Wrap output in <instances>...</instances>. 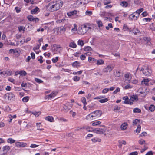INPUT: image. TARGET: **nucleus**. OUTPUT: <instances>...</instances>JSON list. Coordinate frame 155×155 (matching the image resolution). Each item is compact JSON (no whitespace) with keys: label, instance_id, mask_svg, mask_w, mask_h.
<instances>
[{"label":"nucleus","instance_id":"nucleus-37","mask_svg":"<svg viewBox=\"0 0 155 155\" xmlns=\"http://www.w3.org/2000/svg\"><path fill=\"white\" fill-rule=\"evenodd\" d=\"M81 101L83 103L84 105H86L87 102L86 99L84 97H83L81 99Z\"/></svg>","mask_w":155,"mask_h":155},{"label":"nucleus","instance_id":"nucleus-5","mask_svg":"<svg viewBox=\"0 0 155 155\" xmlns=\"http://www.w3.org/2000/svg\"><path fill=\"white\" fill-rule=\"evenodd\" d=\"M15 96L13 93L10 92L6 94L4 97V99L6 101L11 100Z\"/></svg>","mask_w":155,"mask_h":155},{"label":"nucleus","instance_id":"nucleus-26","mask_svg":"<svg viewBox=\"0 0 155 155\" xmlns=\"http://www.w3.org/2000/svg\"><path fill=\"white\" fill-rule=\"evenodd\" d=\"M136 16L135 15H133V14H131L129 16V18L130 20H133V19L134 20H137L136 19Z\"/></svg>","mask_w":155,"mask_h":155},{"label":"nucleus","instance_id":"nucleus-63","mask_svg":"<svg viewBox=\"0 0 155 155\" xmlns=\"http://www.w3.org/2000/svg\"><path fill=\"white\" fill-rule=\"evenodd\" d=\"M132 87L130 84H127L124 87L125 89H128L129 88H131Z\"/></svg>","mask_w":155,"mask_h":155},{"label":"nucleus","instance_id":"nucleus-10","mask_svg":"<svg viewBox=\"0 0 155 155\" xmlns=\"http://www.w3.org/2000/svg\"><path fill=\"white\" fill-rule=\"evenodd\" d=\"M84 28H88L87 31L89 29L93 30L94 28V25L89 23L85 24Z\"/></svg>","mask_w":155,"mask_h":155},{"label":"nucleus","instance_id":"nucleus-31","mask_svg":"<svg viewBox=\"0 0 155 155\" xmlns=\"http://www.w3.org/2000/svg\"><path fill=\"white\" fill-rule=\"evenodd\" d=\"M29 97L28 96H27L24 97L22 99V101L23 102H28L29 99Z\"/></svg>","mask_w":155,"mask_h":155},{"label":"nucleus","instance_id":"nucleus-21","mask_svg":"<svg viewBox=\"0 0 155 155\" xmlns=\"http://www.w3.org/2000/svg\"><path fill=\"white\" fill-rule=\"evenodd\" d=\"M18 74H19L21 76H24L26 75L27 74L25 71L21 70L18 73Z\"/></svg>","mask_w":155,"mask_h":155},{"label":"nucleus","instance_id":"nucleus-19","mask_svg":"<svg viewBox=\"0 0 155 155\" xmlns=\"http://www.w3.org/2000/svg\"><path fill=\"white\" fill-rule=\"evenodd\" d=\"M120 5L123 7L126 8L127 7L128 3L126 1H122L121 2Z\"/></svg>","mask_w":155,"mask_h":155},{"label":"nucleus","instance_id":"nucleus-29","mask_svg":"<svg viewBox=\"0 0 155 155\" xmlns=\"http://www.w3.org/2000/svg\"><path fill=\"white\" fill-rule=\"evenodd\" d=\"M149 110L151 112L154 111L155 109V106L151 104L149 107Z\"/></svg>","mask_w":155,"mask_h":155},{"label":"nucleus","instance_id":"nucleus-32","mask_svg":"<svg viewBox=\"0 0 155 155\" xmlns=\"http://www.w3.org/2000/svg\"><path fill=\"white\" fill-rule=\"evenodd\" d=\"M84 50L85 51H91L92 50L91 48L89 46H86L84 48Z\"/></svg>","mask_w":155,"mask_h":155},{"label":"nucleus","instance_id":"nucleus-47","mask_svg":"<svg viewBox=\"0 0 155 155\" xmlns=\"http://www.w3.org/2000/svg\"><path fill=\"white\" fill-rule=\"evenodd\" d=\"M63 108H64V110H65V112H68L69 110L70 109V108L66 105H64V106Z\"/></svg>","mask_w":155,"mask_h":155},{"label":"nucleus","instance_id":"nucleus-33","mask_svg":"<svg viewBox=\"0 0 155 155\" xmlns=\"http://www.w3.org/2000/svg\"><path fill=\"white\" fill-rule=\"evenodd\" d=\"M78 45H80L82 47L84 45V43L83 40H79L78 41Z\"/></svg>","mask_w":155,"mask_h":155},{"label":"nucleus","instance_id":"nucleus-39","mask_svg":"<svg viewBox=\"0 0 155 155\" xmlns=\"http://www.w3.org/2000/svg\"><path fill=\"white\" fill-rule=\"evenodd\" d=\"M141 130V126L140 125H138L137 126V129L134 131H136V133H139Z\"/></svg>","mask_w":155,"mask_h":155},{"label":"nucleus","instance_id":"nucleus-20","mask_svg":"<svg viewBox=\"0 0 155 155\" xmlns=\"http://www.w3.org/2000/svg\"><path fill=\"white\" fill-rule=\"evenodd\" d=\"M96 133L99 134H102L104 132V130L102 129H99L95 130Z\"/></svg>","mask_w":155,"mask_h":155},{"label":"nucleus","instance_id":"nucleus-58","mask_svg":"<svg viewBox=\"0 0 155 155\" xmlns=\"http://www.w3.org/2000/svg\"><path fill=\"white\" fill-rule=\"evenodd\" d=\"M39 145L32 144H31V146H30V147L31 148H35L37 147Z\"/></svg>","mask_w":155,"mask_h":155},{"label":"nucleus","instance_id":"nucleus-30","mask_svg":"<svg viewBox=\"0 0 155 155\" xmlns=\"http://www.w3.org/2000/svg\"><path fill=\"white\" fill-rule=\"evenodd\" d=\"M143 10V8H141L140 9L137 10L136 12H134V14H140Z\"/></svg>","mask_w":155,"mask_h":155},{"label":"nucleus","instance_id":"nucleus-24","mask_svg":"<svg viewBox=\"0 0 155 155\" xmlns=\"http://www.w3.org/2000/svg\"><path fill=\"white\" fill-rule=\"evenodd\" d=\"M69 46L73 48H75L77 47V45L74 42H73L70 43Z\"/></svg>","mask_w":155,"mask_h":155},{"label":"nucleus","instance_id":"nucleus-46","mask_svg":"<svg viewBox=\"0 0 155 155\" xmlns=\"http://www.w3.org/2000/svg\"><path fill=\"white\" fill-rule=\"evenodd\" d=\"M97 24L98 25V26L100 27L103 26V24L102 21L100 20H98L96 21Z\"/></svg>","mask_w":155,"mask_h":155},{"label":"nucleus","instance_id":"nucleus-1","mask_svg":"<svg viewBox=\"0 0 155 155\" xmlns=\"http://www.w3.org/2000/svg\"><path fill=\"white\" fill-rule=\"evenodd\" d=\"M63 2L61 0L56 1L55 4L52 5L50 7V10L51 12H54L59 9L62 6Z\"/></svg>","mask_w":155,"mask_h":155},{"label":"nucleus","instance_id":"nucleus-41","mask_svg":"<svg viewBox=\"0 0 155 155\" xmlns=\"http://www.w3.org/2000/svg\"><path fill=\"white\" fill-rule=\"evenodd\" d=\"M133 32L135 35H137L140 33V31L138 29L134 28L133 30Z\"/></svg>","mask_w":155,"mask_h":155},{"label":"nucleus","instance_id":"nucleus-61","mask_svg":"<svg viewBox=\"0 0 155 155\" xmlns=\"http://www.w3.org/2000/svg\"><path fill=\"white\" fill-rule=\"evenodd\" d=\"M147 134V133L145 132H143L140 135V137L144 136L146 135Z\"/></svg>","mask_w":155,"mask_h":155},{"label":"nucleus","instance_id":"nucleus-42","mask_svg":"<svg viewBox=\"0 0 155 155\" xmlns=\"http://www.w3.org/2000/svg\"><path fill=\"white\" fill-rule=\"evenodd\" d=\"M32 114L35 115L36 117H38L41 114L40 112H32Z\"/></svg>","mask_w":155,"mask_h":155},{"label":"nucleus","instance_id":"nucleus-55","mask_svg":"<svg viewBox=\"0 0 155 155\" xmlns=\"http://www.w3.org/2000/svg\"><path fill=\"white\" fill-rule=\"evenodd\" d=\"M106 12L105 11H101L100 13V15L101 17H103L105 15Z\"/></svg>","mask_w":155,"mask_h":155},{"label":"nucleus","instance_id":"nucleus-16","mask_svg":"<svg viewBox=\"0 0 155 155\" xmlns=\"http://www.w3.org/2000/svg\"><path fill=\"white\" fill-rule=\"evenodd\" d=\"M149 80L148 79H144L141 81V84L143 85H147L148 84Z\"/></svg>","mask_w":155,"mask_h":155},{"label":"nucleus","instance_id":"nucleus-51","mask_svg":"<svg viewBox=\"0 0 155 155\" xmlns=\"http://www.w3.org/2000/svg\"><path fill=\"white\" fill-rule=\"evenodd\" d=\"M88 61L89 62H91L93 61H96V59L94 58H92L91 57H88Z\"/></svg>","mask_w":155,"mask_h":155},{"label":"nucleus","instance_id":"nucleus-18","mask_svg":"<svg viewBox=\"0 0 155 155\" xmlns=\"http://www.w3.org/2000/svg\"><path fill=\"white\" fill-rule=\"evenodd\" d=\"M77 13V11L75 10L68 12L67 15L68 16H71V15L76 14Z\"/></svg>","mask_w":155,"mask_h":155},{"label":"nucleus","instance_id":"nucleus-34","mask_svg":"<svg viewBox=\"0 0 155 155\" xmlns=\"http://www.w3.org/2000/svg\"><path fill=\"white\" fill-rule=\"evenodd\" d=\"M133 111L134 113H140L141 112V110L137 108H134L133 109Z\"/></svg>","mask_w":155,"mask_h":155},{"label":"nucleus","instance_id":"nucleus-17","mask_svg":"<svg viewBox=\"0 0 155 155\" xmlns=\"http://www.w3.org/2000/svg\"><path fill=\"white\" fill-rule=\"evenodd\" d=\"M127 126V123H124L122 124L120 127L122 130H124L126 129Z\"/></svg>","mask_w":155,"mask_h":155},{"label":"nucleus","instance_id":"nucleus-52","mask_svg":"<svg viewBox=\"0 0 155 155\" xmlns=\"http://www.w3.org/2000/svg\"><path fill=\"white\" fill-rule=\"evenodd\" d=\"M58 60V57H56L55 58H53L52 59V61L54 63H55L57 62Z\"/></svg>","mask_w":155,"mask_h":155},{"label":"nucleus","instance_id":"nucleus-8","mask_svg":"<svg viewBox=\"0 0 155 155\" xmlns=\"http://www.w3.org/2000/svg\"><path fill=\"white\" fill-rule=\"evenodd\" d=\"M15 146L18 147H24L27 146L26 143L17 142L15 143Z\"/></svg>","mask_w":155,"mask_h":155},{"label":"nucleus","instance_id":"nucleus-49","mask_svg":"<svg viewBox=\"0 0 155 155\" xmlns=\"http://www.w3.org/2000/svg\"><path fill=\"white\" fill-rule=\"evenodd\" d=\"M80 78L79 77L75 76L73 77V80L75 81H78L80 80Z\"/></svg>","mask_w":155,"mask_h":155},{"label":"nucleus","instance_id":"nucleus-50","mask_svg":"<svg viewBox=\"0 0 155 155\" xmlns=\"http://www.w3.org/2000/svg\"><path fill=\"white\" fill-rule=\"evenodd\" d=\"M40 45H41V43H40L39 44L37 45L36 47H34L33 48V49L34 51H35V50L38 49L40 47Z\"/></svg>","mask_w":155,"mask_h":155},{"label":"nucleus","instance_id":"nucleus-43","mask_svg":"<svg viewBox=\"0 0 155 155\" xmlns=\"http://www.w3.org/2000/svg\"><path fill=\"white\" fill-rule=\"evenodd\" d=\"M18 29L20 32H21V31H23L24 32L25 31V27L23 26H19Z\"/></svg>","mask_w":155,"mask_h":155},{"label":"nucleus","instance_id":"nucleus-13","mask_svg":"<svg viewBox=\"0 0 155 155\" xmlns=\"http://www.w3.org/2000/svg\"><path fill=\"white\" fill-rule=\"evenodd\" d=\"M1 74H2L5 76H10L12 74L11 71H3L1 72Z\"/></svg>","mask_w":155,"mask_h":155},{"label":"nucleus","instance_id":"nucleus-57","mask_svg":"<svg viewBox=\"0 0 155 155\" xmlns=\"http://www.w3.org/2000/svg\"><path fill=\"white\" fill-rule=\"evenodd\" d=\"M151 20V19L149 18H145L143 19V21L145 22H149Z\"/></svg>","mask_w":155,"mask_h":155},{"label":"nucleus","instance_id":"nucleus-62","mask_svg":"<svg viewBox=\"0 0 155 155\" xmlns=\"http://www.w3.org/2000/svg\"><path fill=\"white\" fill-rule=\"evenodd\" d=\"M94 74L96 76H97L98 75L102 76L103 75V74L102 72H98L94 73Z\"/></svg>","mask_w":155,"mask_h":155},{"label":"nucleus","instance_id":"nucleus-7","mask_svg":"<svg viewBox=\"0 0 155 155\" xmlns=\"http://www.w3.org/2000/svg\"><path fill=\"white\" fill-rule=\"evenodd\" d=\"M123 100H124L123 103L126 104H130V105H132L133 103L131 102V100L129 99L128 97L127 96L124 97L123 98Z\"/></svg>","mask_w":155,"mask_h":155},{"label":"nucleus","instance_id":"nucleus-23","mask_svg":"<svg viewBox=\"0 0 155 155\" xmlns=\"http://www.w3.org/2000/svg\"><path fill=\"white\" fill-rule=\"evenodd\" d=\"M45 120L51 122H52L54 120V118L51 116H48L46 117Z\"/></svg>","mask_w":155,"mask_h":155},{"label":"nucleus","instance_id":"nucleus-48","mask_svg":"<svg viewBox=\"0 0 155 155\" xmlns=\"http://www.w3.org/2000/svg\"><path fill=\"white\" fill-rule=\"evenodd\" d=\"M85 15H87L90 16L92 14V12L91 11L87 10L85 12Z\"/></svg>","mask_w":155,"mask_h":155},{"label":"nucleus","instance_id":"nucleus-15","mask_svg":"<svg viewBox=\"0 0 155 155\" xmlns=\"http://www.w3.org/2000/svg\"><path fill=\"white\" fill-rule=\"evenodd\" d=\"M10 147L8 146H5L3 147L2 149L4 153H5L10 149Z\"/></svg>","mask_w":155,"mask_h":155},{"label":"nucleus","instance_id":"nucleus-53","mask_svg":"<svg viewBox=\"0 0 155 155\" xmlns=\"http://www.w3.org/2000/svg\"><path fill=\"white\" fill-rule=\"evenodd\" d=\"M120 91V88L118 87H117L116 89L113 92V94H116L117 92H119Z\"/></svg>","mask_w":155,"mask_h":155},{"label":"nucleus","instance_id":"nucleus-64","mask_svg":"<svg viewBox=\"0 0 155 155\" xmlns=\"http://www.w3.org/2000/svg\"><path fill=\"white\" fill-rule=\"evenodd\" d=\"M138 153L137 151H135L131 152L130 153L129 155H137Z\"/></svg>","mask_w":155,"mask_h":155},{"label":"nucleus","instance_id":"nucleus-27","mask_svg":"<svg viewBox=\"0 0 155 155\" xmlns=\"http://www.w3.org/2000/svg\"><path fill=\"white\" fill-rule=\"evenodd\" d=\"M39 10V8L38 7H36L35 8L31 11V13L32 14H35Z\"/></svg>","mask_w":155,"mask_h":155},{"label":"nucleus","instance_id":"nucleus-9","mask_svg":"<svg viewBox=\"0 0 155 155\" xmlns=\"http://www.w3.org/2000/svg\"><path fill=\"white\" fill-rule=\"evenodd\" d=\"M124 76L125 80L127 81L128 83L130 82L131 78V75L128 72Z\"/></svg>","mask_w":155,"mask_h":155},{"label":"nucleus","instance_id":"nucleus-14","mask_svg":"<svg viewBox=\"0 0 155 155\" xmlns=\"http://www.w3.org/2000/svg\"><path fill=\"white\" fill-rule=\"evenodd\" d=\"M66 27L65 26L61 27L58 29V31L61 34L64 33L66 31Z\"/></svg>","mask_w":155,"mask_h":155},{"label":"nucleus","instance_id":"nucleus-28","mask_svg":"<svg viewBox=\"0 0 155 155\" xmlns=\"http://www.w3.org/2000/svg\"><path fill=\"white\" fill-rule=\"evenodd\" d=\"M150 29L152 31H155V24L152 23L150 25Z\"/></svg>","mask_w":155,"mask_h":155},{"label":"nucleus","instance_id":"nucleus-59","mask_svg":"<svg viewBox=\"0 0 155 155\" xmlns=\"http://www.w3.org/2000/svg\"><path fill=\"white\" fill-rule=\"evenodd\" d=\"M79 64V63H78L77 61H75L73 63L72 66L74 67H77L78 65Z\"/></svg>","mask_w":155,"mask_h":155},{"label":"nucleus","instance_id":"nucleus-12","mask_svg":"<svg viewBox=\"0 0 155 155\" xmlns=\"http://www.w3.org/2000/svg\"><path fill=\"white\" fill-rule=\"evenodd\" d=\"M130 98L131 102H133V101H137L138 99L137 96L135 95H133L131 96Z\"/></svg>","mask_w":155,"mask_h":155},{"label":"nucleus","instance_id":"nucleus-38","mask_svg":"<svg viewBox=\"0 0 155 155\" xmlns=\"http://www.w3.org/2000/svg\"><path fill=\"white\" fill-rule=\"evenodd\" d=\"M101 123V122L99 121H97L96 122H94L92 124V125L93 126H96L99 125Z\"/></svg>","mask_w":155,"mask_h":155},{"label":"nucleus","instance_id":"nucleus-2","mask_svg":"<svg viewBox=\"0 0 155 155\" xmlns=\"http://www.w3.org/2000/svg\"><path fill=\"white\" fill-rule=\"evenodd\" d=\"M102 114L101 110H97L89 114L87 116V117H89L91 120H95L100 117L102 115Z\"/></svg>","mask_w":155,"mask_h":155},{"label":"nucleus","instance_id":"nucleus-6","mask_svg":"<svg viewBox=\"0 0 155 155\" xmlns=\"http://www.w3.org/2000/svg\"><path fill=\"white\" fill-rule=\"evenodd\" d=\"M114 68V67L111 64L108 65L103 69L102 71L104 73H107L108 72L110 73L112 70Z\"/></svg>","mask_w":155,"mask_h":155},{"label":"nucleus","instance_id":"nucleus-3","mask_svg":"<svg viewBox=\"0 0 155 155\" xmlns=\"http://www.w3.org/2000/svg\"><path fill=\"white\" fill-rule=\"evenodd\" d=\"M141 71H142L143 74L146 76H149L152 74V71L147 67H144V68H142Z\"/></svg>","mask_w":155,"mask_h":155},{"label":"nucleus","instance_id":"nucleus-54","mask_svg":"<svg viewBox=\"0 0 155 155\" xmlns=\"http://www.w3.org/2000/svg\"><path fill=\"white\" fill-rule=\"evenodd\" d=\"M139 121V120L138 119H135L133 121V125L134 126Z\"/></svg>","mask_w":155,"mask_h":155},{"label":"nucleus","instance_id":"nucleus-22","mask_svg":"<svg viewBox=\"0 0 155 155\" xmlns=\"http://www.w3.org/2000/svg\"><path fill=\"white\" fill-rule=\"evenodd\" d=\"M114 74L116 77H119L121 75L122 73L119 71H116V72H114Z\"/></svg>","mask_w":155,"mask_h":155},{"label":"nucleus","instance_id":"nucleus-44","mask_svg":"<svg viewBox=\"0 0 155 155\" xmlns=\"http://www.w3.org/2000/svg\"><path fill=\"white\" fill-rule=\"evenodd\" d=\"M108 99L106 98L104 99H101L99 101V102L101 103H104L108 101Z\"/></svg>","mask_w":155,"mask_h":155},{"label":"nucleus","instance_id":"nucleus-4","mask_svg":"<svg viewBox=\"0 0 155 155\" xmlns=\"http://www.w3.org/2000/svg\"><path fill=\"white\" fill-rule=\"evenodd\" d=\"M85 24L81 25L79 27L78 29V33L80 35H84L87 31V29L84 28Z\"/></svg>","mask_w":155,"mask_h":155},{"label":"nucleus","instance_id":"nucleus-35","mask_svg":"<svg viewBox=\"0 0 155 155\" xmlns=\"http://www.w3.org/2000/svg\"><path fill=\"white\" fill-rule=\"evenodd\" d=\"M103 2L104 5H106L111 3L110 0H103Z\"/></svg>","mask_w":155,"mask_h":155},{"label":"nucleus","instance_id":"nucleus-56","mask_svg":"<svg viewBox=\"0 0 155 155\" xmlns=\"http://www.w3.org/2000/svg\"><path fill=\"white\" fill-rule=\"evenodd\" d=\"M35 81L36 82L39 83H41L43 82V81L41 80L38 78H35Z\"/></svg>","mask_w":155,"mask_h":155},{"label":"nucleus","instance_id":"nucleus-11","mask_svg":"<svg viewBox=\"0 0 155 155\" xmlns=\"http://www.w3.org/2000/svg\"><path fill=\"white\" fill-rule=\"evenodd\" d=\"M28 19L30 21H33V22H36L37 21H38V19L37 18H34L31 15H28L27 17Z\"/></svg>","mask_w":155,"mask_h":155},{"label":"nucleus","instance_id":"nucleus-60","mask_svg":"<svg viewBox=\"0 0 155 155\" xmlns=\"http://www.w3.org/2000/svg\"><path fill=\"white\" fill-rule=\"evenodd\" d=\"M109 90V88H105L103 90L102 93L104 94L106 93H107Z\"/></svg>","mask_w":155,"mask_h":155},{"label":"nucleus","instance_id":"nucleus-36","mask_svg":"<svg viewBox=\"0 0 155 155\" xmlns=\"http://www.w3.org/2000/svg\"><path fill=\"white\" fill-rule=\"evenodd\" d=\"M104 63V61L103 60L100 59L97 61L96 64L97 65L102 64Z\"/></svg>","mask_w":155,"mask_h":155},{"label":"nucleus","instance_id":"nucleus-40","mask_svg":"<svg viewBox=\"0 0 155 155\" xmlns=\"http://www.w3.org/2000/svg\"><path fill=\"white\" fill-rule=\"evenodd\" d=\"M145 142V141L143 139H140V140L138 141L140 145H143V144H144Z\"/></svg>","mask_w":155,"mask_h":155},{"label":"nucleus","instance_id":"nucleus-25","mask_svg":"<svg viewBox=\"0 0 155 155\" xmlns=\"http://www.w3.org/2000/svg\"><path fill=\"white\" fill-rule=\"evenodd\" d=\"M7 142L8 143L12 144L15 143V140L12 138H9L8 139Z\"/></svg>","mask_w":155,"mask_h":155},{"label":"nucleus","instance_id":"nucleus-45","mask_svg":"<svg viewBox=\"0 0 155 155\" xmlns=\"http://www.w3.org/2000/svg\"><path fill=\"white\" fill-rule=\"evenodd\" d=\"M36 125L38 127L37 130H44L43 129H41L40 128V127L41 126V123H36Z\"/></svg>","mask_w":155,"mask_h":155}]
</instances>
